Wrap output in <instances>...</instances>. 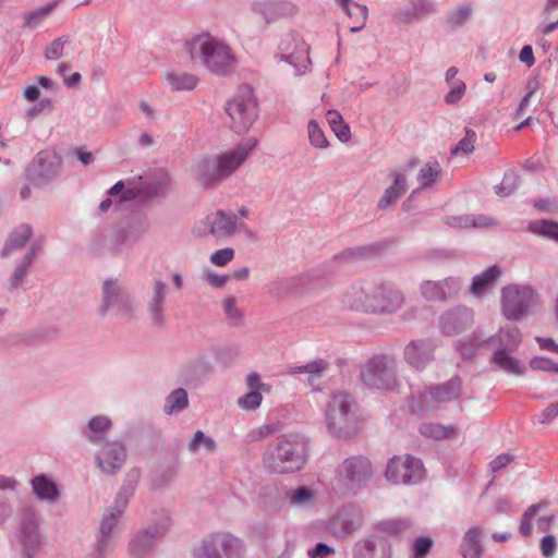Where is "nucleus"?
Instances as JSON below:
<instances>
[{
    "mask_svg": "<svg viewBox=\"0 0 558 558\" xmlns=\"http://www.w3.org/2000/svg\"><path fill=\"white\" fill-rule=\"evenodd\" d=\"M257 142L248 138L232 149L214 158H202L195 161L194 177L204 189H211L228 179L250 156Z\"/></svg>",
    "mask_w": 558,
    "mask_h": 558,
    "instance_id": "f257e3e1",
    "label": "nucleus"
},
{
    "mask_svg": "<svg viewBox=\"0 0 558 558\" xmlns=\"http://www.w3.org/2000/svg\"><path fill=\"white\" fill-rule=\"evenodd\" d=\"M186 48L192 59H199L210 72L221 76L233 72L235 58L230 47L209 34L197 35Z\"/></svg>",
    "mask_w": 558,
    "mask_h": 558,
    "instance_id": "f03ea898",
    "label": "nucleus"
},
{
    "mask_svg": "<svg viewBox=\"0 0 558 558\" xmlns=\"http://www.w3.org/2000/svg\"><path fill=\"white\" fill-rule=\"evenodd\" d=\"M140 471L133 469L129 471L123 480V483L114 498L113 505L109 507L100 522L99 534L97 541L99 542V548L102 550L105 547L113 546V530L121 515L123 514L130 498L133 496L138 480Z\"/></svg>",
    "mask_w": 558,
    "mask_h": 558,
    "instance_id": "7ed1b4c3",
    "label": "nucleus"
},
{
    "mask_svg": "<svg viewBox=\"0 0 558 558\" xmlns=\"http://www.w3.org/2000/svg\"><path fill=\"white\" fill-rule=\"evenodd\" d=\"M356 409L351 395L342 390L332 392L325 414L328 430L336 437L351 436L356 428Z\"/></svg>",
    "mask_w": 558,
    "mask_h": 558,
    "instance_id": "20e7f679",
    "label": "nucleus"
},
{
    "mask_svg": "<svg viewBox=\"0 0 558 558\" xmlns=\"http://www.w3.org/2000/svg\"><path fill=\"white\" fill-rule=\"evenodd\" d=\"M245 546L242 539L227 533L214 532L201 538L192 548V558H243Z\"/></svg>",
    "mask_w": 558,
    "mask_h": 558,
    "instance_id": "39448f33",
    "label": "nucleus"
},
{
    "mask_svg": "<svg viewBox=\"0 0 558 558\" xmlns=\"http://www.w3.org/2000/svg\"><path fill=\"white\" fill-rule=\"evenodd\" d=\"M306 446L300 439H281L265 456L266 466L276 473L294 472L305 464Z\"/></svg>",
    "mask_w": 558,
    "mask_h": 558,
    "instance_id": "423d86ee",
    "label": "nucleus"
},
{
    "mask_svg": "<svg viewBox=\"0 0 558 558\" xmlns=\"http://www.w3.org/2000/svg\"><path fill=\"white\" fill-rule=\"evenodd\" d=\"M171 518L168 510L155 511L149 523L137 531L129 543L132 557L143 558L153 550L157 539L163 537L170 530Z\"/></svg>",
    "mask_w": 558,
    "mask_h": 558,
    "instance_id": "0eeeda50",
    "label": "nucleus"
},
{
    "mask_svg": "<svg viewBox=\"0 0 558 558\" xmlns=\"http://www.w3.org/2000/svg\"><path fill=\"white\" fill-rule=\"evenodd\" d=\"M226 112L230 118V128L235 133H245L258 117V108L250 86H241L238 93L226 105Z\"/></svg>",
    "mask_w": 558,
    "mask_h": 558,
    "instance_id": "6e6552de",
    "label": "nucleus"
},
{
    "mask_svg": "<svg viewBox=\"0 0 558 558\" xmlns=\"http://www.w3.org/2000/svg\"><path fill=\"white\" fill-rule=\"evenodd\" d=\"M138 304L132 299L129 290L121 286L117 279L108 278L102 282L101 302L97 308L100 317L114 310L117 315L131 319L135 315Z\"/></svg>",
    "mask_w": 558,
    "mask_h": 558,
    "instance_id": "1a4fd4ad",
    "label": "nucleus"
},
{
    "mask_svg": "<svg viewBox=\"0 0 558 558\" xmlns=\"http://www.w3.org/2000/svg\"><path fill=\"white\" fill-rule=\"evenodd\" d=\"M536 292L531 286L510 284L501 290V310L512 322L522 320L535 302Z\"/></svg>",
    "mask_w": 558,
    "mask_h": 558,
    "instance_id": "9d476101",
    "label": "nucleus"
},
{
    "mask_svg": "<svg viewBox=\"0 0 558 558\" xmlns=\"http://www.w3.org/2000/svg\"><path fill=\"white\" fill-rule=\"evenodd\" d=\"M372 476V465L368 459L353 456L345 459L336 471L337 485L352 492L366 485Z\"/></svg>",
    "mask_w": 558,
    "mask_h": 558,
    "instance_id": "9b49d317",
    "label": "nucleus"
},
{
    "mask_svg": "<svg viewBox=\"0 0 558 558\" xmlns=\"http://www.w3.org/2000/svg\"><path fill=\"white\" fill-rule=\"evenodd\" d=\"M376 245H364L352 248H347L341 253L333 256V258L320 267L311 269L306 274V279L310 281L320 280L339 272L343 267L355 262L366 259L377 252Z\"/></svg>",
    "mask_w": 558,
    "mask_h": 558,
    "instance_id": "f8f14e48",
    "label": "nucleus"
},
{
    "mask_svg": "<svg viewBox=\"0 0 558 558\" xmlns=\"http://www.w3.org/2000/svg\"><path fill=\"white\" fill-rule=\"evenodd\" d=\"M424 471L420 459L405 454L391 458L385 474L387 480L393 484L414 485L422 481Z\"/></svg>",
    "mask_w": 558,
    "mask_h": 558,
    "instance_id": "ddd939ff",
    "label": "nucleus"
},
{
    "mask_svg": "<svg viewBox=\"0 0 558 558\" xmlns=\"http://www.w3.org/2000/svg\"><path fill=\"white\" fill-rule=\"evenodd\" d=\"M60 160L56 154L39 151L25 170L26 180L34 186H43L57 178Z\"/></svg>",
    "mask_w": 558,
    "mask_h": 558,
    "instance_id": "4468645a",
    "label": "nucleus"
},
{
    "mask_svg": "<svg viewBox=\"0 0 558 558\" xmlns=\"http://www.w3.org/2000/svg\"><path fill=\"white\" fill-rule=\"evenodd\" d=\"M360 377L362 384H398L395 360L375 355L361 366Z\"/></svg>",
    "mask_w": 558,
    "mask_h": 558,
    "instance_id": "2eb2a0df",
    "label": "nucleus"
},
{
    "mask_svg": "<svg viewBox=\"0 0 558 558\" xmlns=\"http://www.w3.org/2000/svg\"><path fill=\"white\" fill-rule=\"evenodd\" d=\"M280 61H284L295 69V74H304L310 62L308 46L298 33H289L280 43Z\"/></svg>",
    "mask_w": 558,
    "mask_h": 558,
    "instance_id": "dca6fc26",
    "label": "nucleus"
},
{
    "mask_svg": "<svg viewBox=\"0 0 558 558\" xmlns=\"http://www.w3.org/2000/svg\"><path fill=\"white\" fill-rule=\"evenodd\" d=\"M403 304V294L390 282H376L372 292L371 314H392Z\"/></svg>",
    "mask_w": 558,
    "mask_h": 558,
    "instance_id": "f3484780",
    "label": "nucleus"
},
{
    "mask_svg": "<svg viewBox=\"0 0 558 558\" xmlns=\"http://www.w3.org/2000/svg\"><path fill=\"white\" fill-rule=\"evenodd\" d=\"M169 286L162 280H155L146 302V312L153 327L162 329L167 325L166 304Z\"/></svg>",
    "mask_w": 558,
    "mask_h": 558,
    "instance_id": "a211bd4d",
    "label": "nucleus"
},
{
    "mask_svg": "<svg viewBox=\"0 0 558 558\" xmlns=\"http://www.w3.org/2000/svg\"><path fill=\"white\" fill-rule=\"evenodd\" d=\"M473 322V311L464 305H458L439 316L438 327L442 335L454 336L469 329Z\"/></svg>",
    "mask_w": 558,
    "mask_h": 558,
    "instance_id": "6ab92c4d",
    "label": "nucleus"
},
{
    "mask_svg": "<svg viewBox=\"0 0 558 558\" xmlns=\"http://www.w3.org/2000/svg\"><path fill=\"white\" fill-rule=\"evenodd\" d=\"M460 386H429L426 395L412 397L409 401L411 412L422 414L433 405V403L447 402L458 398Z\"/></svg>",
    "mask_w": 558,
    "mask_h": 558,
    "instance_id": "aec40b11",
    "label": "nucleus"
},
{
    "mask_svg": "<svg viewBox=\"0 0 558 558\" xmlns=\"http://www.w3.org/2000/svg\"><path fill=\"white\" fill-rule=\"evenodd\" d=\"M373 291H375V281L364 280L354 282L347 288L341 302L343 306L352 311L371 314V299Z\"/></svg>",
    "mask_w": 558,
    "mask_h": 558,
    "instance_id": "412c9836",
    "label": "nucleus"
},
{
    "mask_svg": "<svg viewBox=\"0 0 558 558\" xmlns=\"http://www.w3.org/2000/svg\"><path fill=\"white\" fill-rule=\"evenodd\" d=\"M137 181L144 203L166 196L172 184L170 173L162 168L155 169L146 177H137Z\"/></svg>",
    "mask_w": 558,
    "mask_h": 558,
    "instance_id": "4be33fe9",
    "label": "nucleus"
},
{
    "mask_svg": "<svg viewBox=\"0 0 558 558\" xmlns=\"http://www.w3.org/2000/svg\"><path fill=\"white\" fill-rule=\"evenodd\" d=\"M462 282L458 277H447L442 280H425L420 286L422 296L428 302H445L457 295Z\"/></svg>",
    "mask_w": 558,
    "mask_h": 558,
    "instance_id": "5701e85b",
    "label": "nucleus"
},
{
    "mask_svg": "<svg viewBox=\"0 0 558 558\" xmlns=\"http://www.w3.org/2000/svg\"><path fill=\"white\" fill-rule=\"evenodd\" d=\"M126 460V449L119 441H108L96 454L99 470L107 475L119 472Z\"/></svg>",
    "mask_w": 558,
    "mask_h": 558,
    "instance_id": "b1692460",
    "label": "nucleus"
},
{
    "mask_svg": "<svg viewBox=\"0 0 558 558\" xmlns=\"http://www.w3.org/2000/svg\"><path fill=\"white\" fill-rule=\"evenodd\" d=\"M408 5L398 9L392 19L397 24H412L424 17L436 14L438 7L436 0H405Z\"/></svg>",
    "mask_w": 558,
    "mask_h": 558,
    "instance_id": "393cba45",
    "label": "nucleus"
},
{
    "mask_svg": "<svg viewBox=\"0 0 558 558\" xmlns=\"http://www.w3.org/2000/svg\"><path fill=\"white\" fill-rule=\"evenodd\" d=\"M353 558H391V545L383 535H369L354 545Z\"/></svg>",
    "mask_w": 558,
    "mask_h": 558,
    "instance_id": "a878e982",
    "label": "nucleus"
},
{
    "mask_svg": "<svg viewBox=\"0 0 558 558\" xmlns=\"http://www.w3.org/2000/svg\"><path fill=\"white\" fill-rule=\"evenodd\" d=\"M252 11L262 15L266 24H270L279 19L294 15L296 7L284 0H257L252 3Z\"/></svg>",
    "mask_w": 558,
    "mask_h": 558,
    "instance_id": "bb28decb",
    "label": "nucleus"
},
{
    "mask_svg": "<svg viewBox=\"0 0 558 558\" xmlns=\"http://www.w3.org/2000/svg\"><path fill=\"white\" fill-rule=\"evenodd\" d=\"M434 350L435 347L429 340H413L404 348V360L415 369H423L434 360Z\"/></svg>",
    "mask_w": 558,
    "mask_h": 558,
    "instance_id": "cd10ccee",
    "label": "nucleus"
},
{
    "mask_svg": "<svg viewBox=\"0 0 558 558\" xmlns=\"http://www.w3.org/2000/svg\"><path fill=\"white\" fill-rule=\"evenodd\" d=\"M205 227H208L209 234L216 239H226L231 236L236 230V216L228 215L223 210H217L215 214L206 216Z\"/></svg>",
    "mask_w": 558,
    "mask_h": 558,
    "instance_id": "c85d7f7f",
    "label": "nucleus"
},
{
    "mask_svg": "<svg viewBox=\"0 0 558 558\" xmlns=\"http://www.w3.org/2000/svg\"><path fill=\"white\" fill-rule=\"evenodd\" d=\"M363 523L361 511L354 507H345L331 521L337 536H348L359 530Z\"/></svg>",
    "mask_w": 558,
    "mask_h": 558,
    "instance_id": "c756f323",
    "label": "nucleus"
},
{
    "mask_svg": "<svg viewBox=\"0 0 558 558\" xmlns=\"http://www.w3.org/2000/svg\"><path fill=\"white\" fill-rule=\"evenodd\" d=\"M21 542L24 545L25 557L33 558L32 553L41 544V536L38 532V522L34 513H27L21 524Z\"/></svg>",
    "mask_w": 558,
    "mask_h": 558,
    "instance_id": "7c9ffc66",
    "label": "nucleus"
},
{
    "mask_svg": "<svg viewBox=\"0 0 558 558\" xmlns=\"http://www.w3.org/2000/svg\"><path fill=\"white\" fill-rule=\"evenodd\" d=\"M214 372V365L209 356L201 354L187 362L180 372L183 384H190L202 379Z\"/></svg>",
    "mask_w": 558,
    "mask_h": 558,
    "instance_id": "2f4dec72",
    "label": "nucleus"
},
{
    "mask_svg": "<svg viewBox=\"0 0 558 558\" xmlns=\"http://www.w3.org/2000/svg\"><path fill=\"white\" fill-rule=\"evenodd\" d=\"M33 235V228L28 223H21L12 229L0 251V257L7 258L14 251L23 248Z\"/></svg>",
    "mask_w": 558,
    "mask_h": 558,
    "instance_id": "473e14b6",
    "label": "nucleus"
},
{
    "mask_svg": "<svg viewBox=\"0 0 558 558\" xmlns=\"http://www.w3.org/2000/svg\"><path fill=\"white\" fill-rule=\"evenodd\" d=\"M331 369V364L327 359L318 357L303 365L290 366L287 373L290 375L305 374L308 376L307 381L312 384L325 377Z\"/></svg>",
    "mask_w": 558,
    "mask_h": 558,
    "instance_id": "72a5a7b5",
    "label": "nucleus"
},
{
    "mask_svg": "<svg viewBox=\"0 0 558 558\" xmlns=\"http://www.w3.org/2000/svg\"><path fill=\"white\" fill-rule=\"evenodd\" d=\"M522 340L520 329L515 326L504 327L498 333L488 337L484 343H497L496 350L512 352L517 350Z\"/></svg>",
    "mask_w": 558,
    "mask_h": 558,
    "instance_id": "f704fd0d",
    "label": "nucleus"
},
{
    "mask_svg": "<svg viewBox=\"0 0 558 558\" xmlns=\"http://www.w3.org/2000/svg\"><path fill=\"white\" fill-rule=\"evenodd\" d=\"M149 229V222L145 217H132L125 227H122L117 232V240L120 244L126 242H135L143 238Z\"/></svg>",
    "mask_w": 558,
    "mask_h": 558,
    "instance_id": "c9c22d12",
    "label": "nucleus"
},
{
    "mask_svg": "<svg viewBox=\"0 0 558 558\" xmlns=\"http://www.w3.org/2000/svg\"><path fill=\"white\" fill-rule=\"evenodd\" d=\"M391 177H393L392 184L385 190L383 196L377 203V208L380 210H384L395 204L408 190L404 173L393 172L391 173Z\"/></svg>",
    "mask_w": 558,
    "mask_h": 558,
    "instance_id": "e433bc0d",
    "label": "nucleus"
},
{
    "mask_svg": "<svg viewBox=\"0 0 558 558\" xmlns=\"http://www.w3.org/2000/svg\"><path fill=\"white\" fill-rule=\"evenodd\" d=\"M33 493L43 501L54 502L60 493L57 484L45 474H38L31 481Z\"/></svg>",
    "mask_w": 558,
    "mask_h": 558,
    "instance_id": "4c0bfd02",
    "label": "nucleus"
},
{
    "mask_svg": "<svg viewBox=\"0 0 558 558\" xmlns=\"http://www.w3.org/2000/svg\"><path fill=\"white\" fill-rule=\"evenodd\" d=\"M510 353L504 350H495L493 354L494 363L508 374L523 376L527 371L526 365Z\"/></svg>",
    "mask_w": 558,
    "mask_h": 558,
    "instance_id": "58836bf2",
    "label": "nucleus"
},
{
    "mask_svg": "<svg viewBox=\"0 0 558 558\" xmlns=\"http://www.w3.org/2000/svg\"><path fill=\"white\" fill-rule=\"evenodd\" d=\"M338 4L351 19H354V25L350 27L351 33H357L365 27L368 9L364 4L353 2L352 0H337Z\"/></svg>",
    "mask_w": 558,
    "mask_h": 558,
    "instance_id": "ea45409f",
    "label": "nucleus"
},
{
    "mask_svg": "<svg viewBox=\"0 0 558 558\" xmlns=\"http://www.w3.org/2000/svg\"><path fill=\"white\" fill-rule=\"evenodd\" d=\"M482 536L478 527L468 530L462 538L461 555L463 558H481L482 556Z\"/></svg>",
    "mask_w": 558,
    "mask_h": 558,
    "instance_id": "a19ab883",
    "label": "nucleus"
},
{
    "mask_svg": "<svg viewBox=\"0 0 558 558\" xmlns=\"http://www.w3.org/2000/svg\"><path fill=\"white\" fill-rule=\"evenodd\" d=\"M501 271L497 265H493L485 269L483 272L476 275L472 279L471 292L475 296L482 295L489 287H492Z\"/></svg>",
    "mask_w": 558,
    "mask_h": 558,
    "instance_id": "79ce46f5",
    "label": "nucleus"
},
{
    "mask_svg": "<svg viewBox=\"0 0 558 558\" xmlns=\"http://www.w3.org/2000/svg\"><path fill=\"white\" fill-rule=\"evenodd\" d=\"M526 230L542 238L558 243V221L550 219H536L527 223Z\"/></svg>",
    "mask_w": 558,
    "mask_h": 558,
    "instance_id": "37998d69",
    "label": "nucleus"
},
{
    "mask_svg": "<svg viewBox=\"0 0 558 558\" xmlns=\"http://www.w3.org/2000/svg\"><path fill=\"white\" fill-rule=\"evenodd\" d=\"M189 407L187 392L179 387L174 389L165 400L163 411L168 415H177Z\"/></svg>",
    "mask_w": 558,
    "mask_h": 558,
    "instance_id": "c03bdc74",
    "label": "nucleus"
},
{
    "mask_svg": "<svg viewBox=\"0 0 558 558\" xmlns=\"http://www.w3.org/2000/svg\"><path fill=\"white\" fill-rule=\"evenodd\" d=\"M110 427L111 421L108 416L97 415L92 417L87 424V439L94 444L98 442Z\"/></svg>",
    "mask_w": 558,
    "mask_h": 558,
    "instance_id": "a18cd8bd",
    "label": "nucleus"
},
{
    "mask_svg": "<svg viewBox=\"0 0 558 558\" xmlns=\"http://www.w3.org/2000/svg\"><path fill=\"white\" fill-rule=\"evenodd\" d=\"M32 266V263L27 262L24 258H21V260L16 264L8 279L9 291H14L24 288L23 284L29 275Z\"/></svg>",
    "mask_w": 558,
    "mask_h": 558,
    "instance_id": "49530a36",
    "label": "nucleus"
},
{
    "mask_svg": "<svg viewBox=\"0 0 558 558\" xmlns=\"http://www.w3.org/2000/svg\"><path fill=\"white\" fill-rule=\"evenodd\" d=\"M59 0H54L49 2L34 11L27 12L24 15V27L29 29L37 28L43 21L52 12V10L57 7Z\"/></svg>",
    "mask_w": 558,
    "mask_h": 558,
    "instance_id": "de8ad7c7",
    "label": "nucleus"
},
{
    "mask_svg": "<svg viewBox=\"0 0 558 558\" xmlns=\"http://www.w3.org/2000/svg\"><path fill=\"white\" fill-rule=\"evenodd\" d=\"M167 80L173 90H192L197 85L198 78L186 72H171Z\"/></svg>",
    "mask_w": 558,
    "mask_h": 558,
    "instance_id": "09e8293b",
    "label": "nucleus"
},
{
    "mask_svg": "<svg viewBox=\"0 0 558 558\" xmlns=\"http://www.w3.org/2000/svg\"><path fill=\"white\" fill-rule=\"evenodd\" d=\"M418 430L421 435L433 439L449 438L456 433V428L453 426H444L438 423L421 424Z\"/></svg>",
    "mask_w": 558,
    "mask_h": 558,
    "instance_id": "8fccbe9b",
    "label": "nucleus"
},
{
    "mask_svg": "<svg viewBox=\"0 0 558 558\" xmlns=\"http://www.w3.org/2000/svg\"><path fill=\"white\" fill-rule=\"evenodd\" d=\"M548 507L547 502L541 501L530 506L523 513L519 526V532L521 535L529 537L532 534V520L536 515V513Z\"/></svg>",
    "mask_w": 558,
    "mask_h": 558,
    "instance_id": "3c124183",
    "label": "nucleus"
},
{
    "mask_svg": "<svg viewBox=\"0 0 558 558\" xmlns=\"http://www.w3.org/2000/svg\"><path fill=\"white\" fill-rule=\"evenodd\" d=\"M203 447L207 452L214 453L217 449V444L213 437L205 435L202 430H196L189 442V450L196 453Z\"/></svg>",
    "mask_w": 558,
    "mask_h": 558,
    "instance_id": "603ef678",
    "label": "nucleus"
},
{
    "mask_svg": "<svg viewBox=\"0 0 558 558\" xmlns=\"http://www.w3.org/2000/svg\"><path fill=\"white\" fill-rule=\"evenodd\" d=\"M440 174V167L437 161L427 162L418 172L417 180L422 189L432 186Z\"/></svg>",
    "mask_w": 558,
    "mask_h": 558,
    "instance_id": "864d4df0",
    "label": "nucleus"
},
{
    "mask_svg": "<svg viewBox=\"0 0 558 558\" xmlns=\"http://www.w3.org/2000/svg\"><path fill=\"white\" fill-rule=\"evenodd\" d=\"M519 174L512 169L507 170L504 174L501 183L496 186L495 192L500 197H508L517 190Z\"/></svg>",
    "mask_w": 558,
    "mask_h": 558,
    "instance_id": "5fc2aeb1",
    "label": "nucleus"
},
{
    "mask_svg": "<svg viewBox=\"0 0 558 558\" xmlns=\"http://www.w3.org/2000/svg\"><path fill=\"white\" fill-rule=\"evenodd\" d=\"M472 16V8L470 4H463L450 12L447 16V24L452 28L463 26Z\"/></svg>",
    "mask_w": 558,
    "mask_h": 558,
    "instance_id": "6e6d98bb",
    "label": "nucleus"
},
{
    "mask_svg": "<svg viewBox=\"0 0 558 558\" xmlns=\"http://www.w3.org/2000/svg\"><path fill=\"white\" fill-rule=\"evenodd\" d=\"M484 340L478 337L477 332H474L471 339L456 342V350L462 357L472 359L476 354L478 344H485Z\"/></svg>",
    "mask_w": 558,
    "mask_h": 558,
    "instance_id": "4d7b16f0",
    "label": "nucleus"
},
{
    "mask_svg": "<svg viewBox=\"0 0 558 558\" xmlns=\"http://www.w3.org/2000/svg\"><path fill=\"white\" fill-rule=\"evenodd\" d=\"M307 131L308 140L312 146L320 149L327 148L329 146V142L317 121L311 120L307 124Z\"/></svg>",
    "mask_w": 558,
    "mask_h": 558,
    "instance_id": "13d9d810",
    "label": "nucleus"
},
{
    "mask_svg": "<svg viewBox=\"0 0 558 558\" xmlns=\"http://www.w3.org/2000/svg\"><path fill=\"white\" fill-rule=\"evenodd\" d=\"M476 141V133L469 128H465V135L452 148V155L471 154L474 150V143Z\"/></svg>",
    "mask_w": 558,
    "mask_h": 558,
    "instance_id": "bf43d9fd",
    "label": "nucleus"
},
{
    "mask_svg": "<svg viewBox=\"0 0 558 558\" xmlns=\"http://www.w3.org/2000/svg\"><path fill=\"white\" fill-rule=\"evenodd\" d=\"M529 366L533 371L545 372L558 375V362L546 356H534L530 360Z\"/></svg>",
    "mask_w": 558,
    "mask_h": 558,
    "instance_id": "052dcab7",
    "label": "nucleus"
},
{
    "mask_svg": "<svg viewBox=\"0 0 558 558\" xmlns=\"http://www.w3.org/2000/svg\"><path fill=\"white\" fill-rule=\"evenodd\" d=\"M215 359L218 363L230 365L238 356V348L233 344H223L214 349Z\"/></svg>",
    "mask_w": 558,
    "mask_h": 558,
    "instance_id": "680f3d73",
    "label": "nucleus"
},
{
    "mask_svg": "<svg viewBox=\"0 0 558 558\" xmlns=\"http://www.w3.org/2000/svg\"><path fill=\"white\" fill-rule=\"evenodd\" d=\"M128 186H124L123 193L120 195L119 202L140 201L143 202L141 185L137 178H132L126 181Z\"/></svg>",
    "mask_w": 558,
    "mask_h": 558,
    "instance_id": "e2e57ef3",
    "label": "nucleus"
},
{
    "mask_svg": "<svg viewBox=\"0 0 558 558\" xmlns=\"http://www.w3.org/2000/svg\"><path fill=\"white\" fill-rule=\"evenodd\" d=\"M314 495L310 487L300 486L289 497V501L292 506L304 507L308 506L313 501Z\"/></svg>",
    "mask_w": 558,
    "mask_h": 558,
    "instance_id": "0e129e2a",
    "label": "nucleus"
},
{
    "mask_svg": "<svg viewBox=\"0 0 558 558\" xmlns=\"http://www.w3.org/2000/svg\"><path fill=\"white\" fill-rule=\"evenodd\" d=\"M263 396L259 390H251L238 399V405L241 409L253 411L260 405Z\"/></svg>",
    "mask_w": 558,
    "mask_h": 558,
    "instance_id": "69168bd1",
    "label": "nucleus"
},
{
    "mask_svg": "<svg viewBox=\"0 0 558 558\" xmlns=\"http://www.w3.org/2000/svg\"><path fill=\"white\" fill-rule=\"evenodd\" d=\"M70 40L68 37H59L56 38L47 48L45 51V57L48 60H58L62 57L64 46L69 44Z\"/></svg>",
    "mask_w": 558,
    "mask_h": 558,
    "instance_id": "338daca9",
    "label": "nucleus"
},
{
    "mask_svg": "<svg viewBox=\"0 0 558 558\" xmlns=\"http://www.w3.org/2000/svg\"><path fill=\"white\" fill-rule=\"evenodd\" d=\"M450 86V90L445 96V102L448 105H456L464 96L466 86L460 80H458L457 82L453 83V85Z\"/></svg>",
    "mask_w": 558,
    "mask_h": 558,
    "instance_id": "774afa93",
    "label": "nucleus"
}]
</instances>
